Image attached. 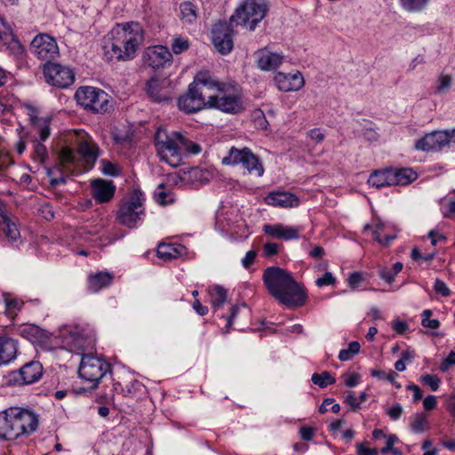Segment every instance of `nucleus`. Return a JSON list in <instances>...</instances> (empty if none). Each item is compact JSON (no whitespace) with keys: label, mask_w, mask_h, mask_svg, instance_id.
<instances>
[{"label":"nucleus","mask_w":455,"mask_h":455,"mask_svg":"<svg viewBox=\"0 0 455 455\" xmlns=\"http://www.w3.org/2000/svg\"><path fill=\"white\" fill-rule=\"evenodd\" d=\"M110 36L103 46L104 58L108 61L133 60L144 41L141 25L133 21L117 25L111 30Z\"/></svg>","instance_id":"f257e3e1"},{"label":"nucleus","mask_w":455,"mask_h":455,"mask_svg":"<svg viewBox=\"0 0 455 455\" xmlns=\"http://www.w3.org/2000/svg\"><path fill=\"white\" fill-rule=\"evenodd\" d=\"M262 279L267 291L281 303L298 307L306 302L303 286L287 270L279 267H267Z\"/></svg>","instance_id":"f03ea898"},{"label":"nucleus","mask_w":455,"mask_h":455,"mask_svg":"<svg viewBox=\"0 0 455 455\" xmlns=\"http://www.w3.org/2000/svg\"><path fill=\"white\" fill-rule=\"evenodd\" d=\"M38 416L30 410L12 407L0 413V438L16 440L28 436L38 427Z\"/></svg>","instance_id":"7ed1b4c3"},{"label":"nucleus","mask_w":455,"mask_h":455,"mask_svg":"<svg viewBox=\"0 0 455 455\" xmlns=\"http://www.w3.org/2000/svg\"><path fill=\"white\" fill-rule=\"evenodd\" d=\"M267 5L264 0H244L237 7L230 18V23L243 26L252 31L267 12Z\"/></svg>","instance_id":"20e7f679"},{"label":"nucleus","mask_w":455,"mask_h":455,"mask_svg":"<svg viewBox=\"0 0 455 455\" xmlns=\"http://www.w3.org/2000/svg\"><path fill=\"white\" fill-rule=\"evenodd\" d=\"M144 195L140 190H133L130 197L122 202L116 213V220L120 225L129 228L137 227V222L145 215L143 203Z\"/></svg>","instance_id":"39448f33"},{"label":"nucleus","mask_w":455,"mask_h":455,"mask_svg":"<svg viewBox=\"0 0 455 455\" xmlns=\"http://www.w3.org/2000/svg\"><path fill=\"white\" fill-rule=\"evenodd\" d=\"M81 147L77 152L60 146L57 148L58 159L60 164L66 169L76 166L80 160H83L86 164L92 166L98 157V148L95 144H80Z\"/></svg>","instance_id":"423d86ee"},{"label":"nucleus","mask_w":455,"mask_h":455,"mask_svg":"<svg viewBox=\"0 0 455 455\" xmlns=\"http://www.w3.org/2000/svg\"><path fill=\"white\" fill-rule=\"evenodd\" d=\"M75 99L80 106L96 113L107 112L111 108L108 95L104 91L92 86L80 87L75 94Z\"/></svg>","instance_id":"0eeeda50"},{"label":"nucleus","mask_w":455,"mask_h":455,"mask_svg":"<svg viewBox=\"0 0 455 455\" xmlns=\"http://www.w3.org/2000/svg\"><path fill=\"white\" fill-rule=\"evenodd\" d=\"M192 84V91L198 94L202 101H205V108L214 106L219 92L225 84L212 79L208 72H199Z\"/></svg>","instance_id":"6e6552de"},{"label":"nucleus","mask_w":455,"mask_h":455,"mask_svg":"<svg viewBox=\"0 0 455 455\" xmlns=\"http://www.w3.org/2000/svg\"><path fill=\"white\" fill-rule=\"evenodd\" d=\"M44 374L40 362L31 361L18 370L10 371L6 376V384L11 387H21L37 382Z\"/></svg>","instance_id":"1a4fd4ad"},{"label":"nucleus","mask_w":455,"mask_h":455,"mask_svg":"<svg viewBox=\"0 0 455 455\" xmlns=\"http://www.w3.org/2000/svg\"><path fill=\"white\" fill-rule=\"evenodd\" d=\"M110 364L101 358L92 355H84L78 374L82 379L92 382L95 386L107 372L110 371Z\"/></svg>","instance_id":"9d476101"},{"label":"nucleus","mask_w":455,"mask_h":455,"mask_svg":"<svg viewBox=\"0 0 455 455\" xmlns=\"http://www.w3.org/2000/svg\"><path fill=\"white\" fill-rule=\"evenodd\" d=\"M222 164L225 165L242 164L249 172H254L257 176H261L264 172L259 158L246 148L243 149L231 148L228 156L222 158Z\"/></svg>","instance_id":"9b49d317"},{"label":"nucleus","mask_w":455,"mask_h":455,"mask_svg":"<svg viewBox=\"0 0 455 455\" xmlns=\"http://www.w3.org/2000/svg\"><path fill=\"white\" fill-rule=\"evenodd\" d=\"M44 76L48 84L59 88H66L75 80L71 68L53 62L44 65Z\"/></svg>","instance_id":"f8f14e48"},{"label":"nucleus","mask_w":455,"mask_h":455,"mask_svg":"<svg viewBox=\"0 0 455 455\" xmlns=\"http://www.w3.org/2000/svg\"><path fill=\"white\" fill-rule=\"evenodd\" d=\"M30 51L38 59L52 62L59 55V47L56 40L47 34H40L34 37L30 44Z\"/></svg>","instance_id":"ddd939ff"},{"label":"nucleus","mask_w":455,"mask_h":455,"mask_svg":"<svg viewBox=\"0 0 455 455\" xmlns=\"http://www.w3.org/2000/svg\"><path fill=\"white\" fill-rule=\"evenodd\" d=\"M212 44L216 50L221 54H228L233 49L234 29L231 24L226 21H220L214 24L212 30Z\"/></svg>","instance_id":"4468645a"},{"label":"nucleus","mask_w":455,"mask_h":455,"mask_svg":"<svg viewBox=\"0 0 455 455\" xmlns=\"http://www.w3.org/2000/svg\"><path fill=\"white\" fill-rule=\"evenodd\" d=\"M24 108L30 121V132L38 136L41 140H45L50 135V122L48 116H39V110L31 104H25Z\"/></svg>","instance_id":"2eb2a0df"},{"label":"nucleus","mask_w":455,"mask_h":455,"mask_svg":"<svg viewBox=\"0 0 455 455\" xmlns=\"http://www.w3.org/2000/svg\"><path fill=\"white\" fill-rule=\"evenodd\" d=\"M231 87L224 85L212 108H217L222 112L236 114L243 110V103L240 97L230 92Z\"/></svg>","instance_id":"dca6fc26"},{"label":"nucleus","mask_w":455,"mask_h":455,"mask_svg":"<svg viewBox=\"0 0 455 455\" xmlns=\"http://www.w3.org/2000/svg\"><path fill=\"white\" fill-rule=\"evenodd\" d=\"M172 60L171 52L164 45L148 47L143 53L144 63L153 69L164 68L166 64L170 65Z\"/></svg>","instance_id":"f3484780"},{"label":"nucleus","mask_w":455,"mask_h":455,"mask_svg":"<svg viewBox=\"0 0 455 455\" xmlns=\"http://www.w3.org/2000/svg\"><path fill=\"white\" fill-rule=\"evenodd\" d=\"M170 84L171 82L168 78L152 77L146 84V92L155 102L166 101L171 98Z\"/></svg>","instance_id":"a211bd4d"},{"label":"nucleus","mask_w":455,"mask_h":455,"mask_svg":"<svg viewBox=\"0 0 455 455\" xmlns=\"http://www.w3.org/2000/svg\"><path fill=\"white\" fill-rule=\"evenodd\" d=\"M92 195L100 204L109 202L115 195L116 186L111 180L97 179L92 181Z\"/></svg>","instance_id":"6ab92c4d"},{"label":"nucleus","mask_w":455,"mask_h":455,"mask_svg":"<svg viewBox=\"0 0 455 455\" xmlns=\"http://www.w3.org/2000/svg\"><path fill=\"white\" fill-rule=\"evenodd\" d=\"M19 353V342L7 335L0 336V366L12 363Z\"/></svg>","instance_id":"aec40b11"},{"label":"nucleus","mask_w":455,"mask_h":455,"mask_svg":"<svg viewBox=\"0 0 455 455\" xmlns=\"http://www.w3.org/2000/svg\"><path fill=\"white\" fill-rule=\"evenodd\" d=\"M264 202L271 206L284 208L294 207L299 204V199L295 195L282 191L270 192L264 197Z\"/></svg>","instance_id":"412c9836"},{"label":"nucleus","mask_w":455,"mask_h":455,"mask_svg":"<svg viewBox=\"0 0 455 455\" xmlns=\"http://www.w3.org/2000/svg\"><path fill=\"white\" fill-rule=\"evenodd\" d=\"M180 109L186 113L197 112L205 108V101H202L197 93L192 91L190 84L188 92L180 97L178 100Z\"/></svg>","instance_id":"4be33fe9"},{"label":"nucleus","mask_w":455,"mask_h":455,"mask_svg":"<svg viewBox=\"0 0 455 455\" xmlns=\"http://www.w3.org/2000/svg\"><path fill=\"white\" fill-rule=\"evenodd\" d=\"M157 154L162 161L172 166H178L181 162V148L180 144H156Z\"/></svg>","instance_id":"5701e85b"},{"label":"nucleus","mask_w":455,"mask_h":455,"mask_svg":"<svg viewBox=\"0 0 455 455\" xmlns=\"http://www.w3.org/2000/svg\"><path fill=\"white\" fill-rule=\"evenodd\" d=\"M265 234L278 239L291 240L299 237V229L283 224H267L263 227Z\"/></svg>","instance_id":"b1692460"},{"label":"nucleus","mask_w":455,"mask_h":455,"mask_svg":"<svg viewBox=\"0 0 455 455\" xmlns=\"http://www.w3.org/2000/svg\"><path fill=\"white\" fill-rule=\"evenodd\" d=\"M391 185L406 186L418 178V174L411 168H390Z\"/></svg>","instance_id":"393cba45"},{"label":"nucleus","mask_w":455,"mask_h":455,"mask_svg":"<svg viewBox=\"0 0 455 455\" xmlns=\"http://www.w3.org/2000/svg\"><path fill=\"white\" fill-rule=\"evenodd\" d=\"M0 51L6 52L16 58L23 55L24 48L18 39L12 34L5 35L3 40L0 41Z\"/></svg>","instance_id":"a878e982"},{"label":"nucleus","mask_w":455,"mask_h":455,"mask_svg":"<svg viewBox=\"0 0 455 455\" xmlns=\"http://www.w3.org/2000/svg\"><path fill=\"white\" fill-rule=\"evenodd\" d=\"M283 56L273 52H261L258 59V67L261 70L276 69L283 62Z\"/></svg>","instance_id":"bb28decb"},{"label":"nucleus","mask_w":455,"mask_h":455,"mask_svg":"<svg viewBox=\"0 0 455 455\" xmlns=\"http://www.w3.org/2000/svg\"><path fill=\"white\" fill-rule=\"evenodd\" d=\"M184 247L180 244L160 243L156 249L157 257L169 261L181 256Z\"/></svg>","instance_id":"cd10ccee"},{"label":"nucleus","mask_w":455,"mask_h":455,"mask_svg":"<svg viewBox=\"0 0 455 455\" xmlns=\"http://www.w3.org/2000/svg\"><path fill=\"white\" fill-rule=\"evenodd\" d=\"M455 142V128L452 130L434 131L425 134L416 142Z\"/></svg>","instance_id":"c85d7f7f"},{"label":"nucleus","mask_w":455,"mask_h":455,"mask_svg":"<svg viewBox=\"0 0 455 455\" xmlns=\"http://www.w3.org/2000/svg\"><path fill=\"white\" fill-rule=\"evenodd\" d=\"M275 82L278 89L283 92L297 91L304 85L303 77H299V79H296V83H291L290 74L285 75L283 73H278L275 76Z\"/></svg>","instance_id":"c756f323"},{"label":"nucleus","mask_w":455,"mask_h":455,"mask_svg":"<svg viewBox=\"0 0 455 455\" xmlns=\"http://www.w3.org/2000/svg\"><path fill=\"white\" fill-rule=\"evenodd\" d=\"M113 280V275L107 272H100L91 275L88 279V289L92 292H97L100 289L108 286Z\"/></svg>","instance_id":"7c9ffc66"},{"label":"nucleus","mask_w":455,"mask_h":455,"mask_svg":"<svg viewBox=\"0 0 455 455\" xmlns=\"http://www.w3.org/2000/svg\"><path fill=\"white\" fill-rule=\"evenodd\" d=\"M391 174L389 169L379 170L373 172L368 179V184L377 188L389 187L391 185Z\"/></svg>","instance_id":"2f4dec72"},{"label":"nucleus","mask_w":455,"mask_h":455,"mask_svg":"<svg viewBox=\"0 0 455 455\" xmlns=\"http://www.w3.org/2000/svg\"><path fill=\"white\" fill-rule=\"evenodd\" d=\"M154 142H189L186 140L183 134L176 131H167L164 128H158L155 133Z\"/></svg>","instance_id":"473e14b6"},{"label":"nucleus","mask_w":455,"mask_h":455,"mask_svg":"<svg viewBox=\"0 0 455 455\" xmlns=\"http://www.w3.org/2000/svg\"><path fill=\"white\" fill-rule=\"evenodd\" d=\"M403 264L401 262L395 263L392 267H382L379 270V275L387 283H392L397 275L403 270Z\"/></svg>","instance_id":"72a5a7b5"},{"label":"nucleus","mask_w":455,"mask_h":455,"mask_svg":"<svg viewBox=\"0 0 455 455\" xmlns=\"http://www.w3.org/2000/svg\"><path fill=\"white\" fill-rule=\"evenodd\" d=\"M209 292L212 304L215 308H219L224 305L227 299V291L223 287L215 285L210 289Z\"/></svg>","instance_id":"f704fd0d"},{"label":"nucleus","mask_w":455,"mask_h":455,"mask_svg":"<svg viewBox=\"0 0 455 455\" xmlns=\"http://www.w3.org/2000/svg\"><path fill=\"white\" fill-rule=\"evenodd\" d=\"M311 381L319 386L321 388L326 387L328 385L335 383V378L331 375L329 371H323L321 373H314L311 377Z\"/></svg>","instance_id":"c9c22d12"},{"label":"nucleus","mask_w":455,"mask_h":455,"mask_svg":"<svg viewBox=\"0 0 455 455\" xmlns=\"http://www.w3.org/2000/svg\"><path fill=\"white\" fill-rule=\"evenodd\" d=\"M400 4L409 12H417L423 10L429 0H399Z\"/></svg>","instance_id":"e433bc0d"},{"label":"nucleus","mask_w":455,"mask_h":455,"mask_svg":"<svg viewBox=\"0 0 455 455\" xmlns=\"http://www.w3.org/2000/svg\"><path fill=\"white\" fill-rule=\"evenodd\" d=\"M371 375L378 378L379 379L387 380L388 382L394 384L396 388H401V384L395 382L398 375L392 370H389L388 371L373 370L371 371Z\"/></svg>","instance_id":"4c0bfd02"},{"label":"nucleus","mask_w":455,"mask_h":455,"mask_svg":"<svg viewBox=\"0 0 455 455\" xmlns=\"http://www.w3.org/2000/svg\"><path fill=\"white\" fill-rule=\"evenodd\" d=\"M1 228L5 236L11 241H16L20 237V231L18 230L15 223L12 222L10 219L1 225Z\"/></svg>","instance_id":"58836bf2"},{"label":"nucleus","mask_w":455,"mask_h":455,"mask_svg":"<svg viewBox=\"0 0 455 455\" xmlns=\"http://www.w3.org/2000/svg\"><path fill=\"white\" fill-rule=\"evenodd\" d=\"M180 8L182 19L187 20L188 22H192L196 20V7L191 2H183Z\"/></svg>","instance_id":"ea45409f"},{"label":"nucleus","mask_w":455,"mask_h":455,"mask_svg":"<svg viewBox=\"0 0 455 455\" xmlns=\"http://www.w3.org/2000/svg\"><path fill=\"white\" fill-rule=\"evenodd\" d=\"M427 417L422 413H418L411 423V428L415 433H421L427 429Z\"/></svg>","instance_id":"a19ab883"},{"label":"nucleus","mask_w":455,"mask_h":455,"mask_svg":"<svg viewBox=\"0 0 455 455\" xmlns=\"http://www.w3.org/2000/svg\"><path fill=\"white\" fill-rule=\"evenodd\" d=\"M433 312L430 309H426L421 314V324L425 328L437 329L440 326V322L437 319H430Z\"/></svg>","instance_id":"79ce46f5"},{"label":"nucleus","mask_w":455,"mask_h":455,"mask_svg":"<svg viewBox=\"0 0 455 455\" xmlns=\"http://www.w3.org/2000/svg\"><path fill=\"white\" fill-rule=\"evenodd\" d=\"M4 304L6 307V310L10 315L12 314V311L20 310L23 306V301L20 299L13 298L11 296L4 297Z\"/></svg>","instance_id":"37998d69"},{"label":"nucleus","mask_w":455,"mask_h":455,"mask_svg":"<svg viewBox=\"0 0 455 455\" xmlns=\"http://www.w3.org/2000/svg\"><path fill=\"white\" fill-rule=\"evenodd\" d=\"M451 77L448 75H441L437 80L436 92L443 94L449 91L451 85Z\"/></svg>","instance_id":"c03bdc74"},{"label":"nucleus","mask_w":455,"mask_h":455,"mask_svg":"<svg viewBox=\"0 0 455 455\" xmlns=\"http://www.w3.org/2000/svg\"><path fill=\"white\" fill-rule=\"evenodd\" d=\"M102 172L105 175L116 177L121 173L120 168L117 164H112L109 161L102 160Z\"/></svg>","instance_id":"a18cd8bd"},{"label":"nucleus","mask_w":455,"mask_h":455,"mask_svg":"<svg viewBox=\"0 0 455 455\" xmlns=\"http://www.w3.org/2000/svg\"><path fill=\"white\" fill-rule=\"evenodd\" d=\"M420 381L424 385L429 386L433 391H436L439 388L440 379L435 375L426 374L421 376Z\"/></svg>","instance_id":"49530a36"},{"label":"nucleus","mask_w":455,"mask_h":455,"mask_svg":"<svg viewBox=\"0 0 455 455\" xmlns=\"http://www.w3.org/2000/svg\"><path fill=\"white\" fill-rule=\"evenodd\" d=\"M189 46L188 41L181 38H175L172 44V52L175 54H180L186 51Z\"/></svg>","instance_id":"de8ad7c7"},{"label":"nucleus","mask_w":455,"mask_h":455,"mask_svg":"<svg viewBox=\"0 0 455 455\" xmlns=\"http://www.w3.org/2000/svg\"><path fill=\"white\" fill-rule=\"evenodd\" d=\"M384 228V223L381 220H377L373 225L366 224L363 227V231L372 229V235L374 240H379L380 230Z\"/></svg>","instance_id":"09e8293b"},{"label":"nucleus","mask_w":455,"mask_h":455,"mask_svg":"<svg viewBox=\"0 0 455 455\" xmlns=\"http://www.w3.org/2000/svg\"><path fill=\"white\" fill-rule=\"evenodd\" d=\"M35 157L41 164L47 159V149L44 144H36L35 147Z\"/></svg>","instance_id":"8fccbe9b"},{"label":"nucleus","mask_w":455,"mask_h":455,"mask_svg":"<svg viewBox=\"0 0 455 455\" xmlns=\"http://www.w3.org/2000/svg\"><path fill=\"white\" fill-rule=\"evenodd\" d=\"M403 409L400 403L394 404L391 408L387 409L386 413L393 420H397L403 414Z\"/></svg>","instance_id":"3c124183"},{"label":"nucleus","mask_w":455,"mask_h":455,"mask_svg":"<svg viewBox=\"0 0 455 455\" xmlns=\"http://www.w3.org/2000/svg\"><path fill=\"white\" fill-rule=\"evenodd\" d=\"M334 283H335V278L331 272H326L323 275V276L317 278L315 281V284L318 287L331 285V284H333Z\"/></svg>","instance_id":"603ef678"},{"label":"nucleus","mask_w":455,"mask_h":455,"mask_svg":"<svg viewBox=\"0 0 455 455\" xmlns=\"http://www.w3.org/2000/svg\"><path fill=\"white\" fill-rule=\"evenodd\" d=\"M443 144H414L413 149L415 151H437L441 149Z\"/></svg>","instance_id":"864d4df0"},{"label":"nucleus","mask_w":455,"mask_h":455,"mask_svg":"<svg viewBox=\"0 0 455 455\" xmlns=\"http://www.w3.org/2000/svg\"><path fill=\"white\" fill-rule=\"evenodd\" d=\"M280 245L275 243H267L263 246V253L266 257H271L278 252Z\"/></svg>","instance_id":"5fc2aeb1"},{"label":"nucleus","mask_w":455,"mask_h":455,"mask_svg":"<svg viewBox=\"0 0 455 455\" xmlns=\"http://www.w3.org/2000/svg\"><path fill=\"white\" fill-rule=\"evenodd\" d=\"M345 403H347L353 411H356L361 405V402L358 401V398L353 392H349L345 396Z\"/></svg>","instance_id":"6e6d98bb"},{"label":"nucleus","mask_w":455,"mask_h":455,"mask_svg":"<svg viewBox=\"0 0 455 455\" xmlns=\"http://www.w3.org/2000/svg\"><path fill=\"white\" fill-rule=\"evenodd\" d=\"M434 288L437 293H439L444 297L450 295V292H451L450 289L448 288L446 283L440 279L435 280Z\"/></svg>","instance_id":"4d7b16f0"},{"label":"nucleus","mask_w":455,"mask_h":455,"mask_svg":"<svg viewBox=\"0 0 455 455\" xmlns=\"http://www.w3.org/2000/svg\"><path fill=\"white\" fill-rule=\"evenodd\" d=\"M363 280V275L359 272L351 274L347 279L350 288L355 289Z\"/></svg>","instance_id":"13d9d810"},{"label":"nucleus","mask_w":455,"mask_h":455,"mask_svg":"<svg viewBox=\"0 0 455 455\" xmlns=\"http://www.w3.org/2000/svg\"><path fill=\"white\" fill-rule=\"evenodd\" d=\"M397 442H398V437L395 435H390L387 437L386 446L384 448H382L380 451L381 453L386 454L387 452H391V451L394 449L395 443H396Z\"/></svg>","instance_id":"bf43d9fd"},{"label":"nucleus","mask_w":455,"mask_h":455,"mask_svg":"<svg viewBox=\"0 0 455 455\" xmlns=\"http://www.w3.org/2000/svg\"><path fill=\"white\" fill-rule=\"evenodd\" d=\"M256 256H257V253L255 251H247L245 254V257L242 260L243 266L245 268L250 267L253 264Z\"/></svg>","instance_id":"052dcab7"},{"label":"nucleus","mask_w":455,"mask_h":455,"mask_svg":"<svg viewBox=\"0 0 455 455\" xmlns=\"http://www.w3.org/2000/svg\"><path fill=\"white\" fill-rule=\"evenodd\" d=\"M299 434L303 440L310 441V440H312V438L315 435V430H314V428H312L310 427H302L299 429Z\"/></svg>","instance_id":"680f3d73"},{"label":"nucleus","mask_w":455,"mask_h":455,"mask_svg":"<svg viewBox=\"0 0 455 455\" xmlns=\"http://www.w3.org/2000/svg\"><path fill=\"white\" fill-rule=\"evenodd\" d=\"M357 454L358 455H377L378 451L376 449H371L364 446L363 443L357 444Z\"/></svg>","instance_id":"e2e57ef3"},{"label":"nucleus","mask_w":455,"mask_h":455,"mask_svg":"<svg viewBox=\"0 0 455 455\" xmlns=\"http://www.w3.org/2000/svg\"><path fill=\"white\" fill-rule=\"evenodd\" d=\"M359 378H360V376L357 373L354 372V373L348 374L345 379L346 386H347L349 387H355L359 382Z\"/></svg>","instance_id":"0e129e2a"},{"label":"nucleus","mask_w":455,"mask_h":455,"mask_svg":"<svg viewBox=\"0 0 455 455\" xmlns=\"http://www.w3.org/2000/svg\"><path fill=\"white\" fill-rule=\"evenodd\" d=\"M423 406L427 411L435 409L436 406V397L435 395H427L423 400Z\"/></svg>","instance_id":"69168bd1"},{"label":"nucleus","mask_w":455,"mask_h":455,"mask_svg":"<svg viewBox=\"0 0 455 455\" xmlns=\"http://www.w3.org/2000/svg\"><path fill=\"white\" fill-rule=\"evenodd\" d=\"M453 364H455V352L451 351L448 356L443 362L441 369L444 371Z\"/></svg>","instance_id":"338daca9"},{"label":"nucleus","mask_w":455,"mask_h":455,"mask_svg":"<svg viewBox=\"0 0 455 455\" xmlns=\"http://www.w3.org/2000/svg\"><path fill=\"white\" fill-rule=\"evenodd\" d=\"M308 137L312 140H318L321 141L324 140V134L320 129H312L308 132Z\"/></svg>","instance_id":"774afa93"}]
</instances>
